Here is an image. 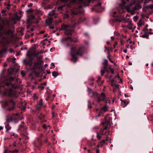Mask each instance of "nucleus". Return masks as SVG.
Returning <instances> with one entry per match:
<instances>
[{"mask_svg":"<svg viewBox=\"0 0 153 153\" xmlns=\"http://www.w3.org/2000/svg\"><path fill=\"white\" fill-rule=\"evenodd\" d=\"M20 80L16 77L5 76L0 82V93L3 92L5 95L11 97L17 98L16 92L11 88L8 89V86L11 85L13 88L18 87L16 82Z\"/></svg>","mask_w":153,"mask_h":153,"instance_id":"nucleus-1","label":"nucleus"},{"mask_svg":"<svg viewBox=\"0 0 153 153\" xmlns=\"http://www.w3.org/2000/svg\"><path fill=\"white\" fill-rule=\"evenodd\" d=\"M121 0L122 3L120 4V6L123 9H126L128 12L132 15L134 14L135 10H139L141 8L140 3H136V1L134 0H132L131 3L128 6L126 5V4L127 2H129V0Z\"/></svg>","mask_w":153,"mask_h":153,"instance_id":"nucleus-2","label":"nucleus"},{"mask_svg":"<svg viewBox=\"0 0 153 153\" xmlns=\"http://www.w3.org/2000/svg\"><path fill=\"white\" fill-rule=\"evenodd\" d=\"M111 120V118L109 115H106L104 118V121L101 123V124L104 125L103 128L101 129L99 132V134L102 135H108L109 134V132L108 133L107 130L108 127H109L110 125V122Z\"/></svg>","mask_w":153,"mask_h":153,"instance_id":"nucleus-3","label":"nucleus"},{"mask_svg":"<svg viewBox=\"0 0 153 153\" xmlns=\"http://www.w3.org/2000/svg\"><path fill=\"white\" fill-rule=\"evenodd\" d=\"M3 28V25L0 23V32L2 31ZM13 35V32L10 29L4 30L2 32H0V36H2V39L4 41H7L12 37Z\"/></svg>","mask_w":153,"mask_h":153,"instance_id":"nucleus-4","label":"nucleus"},{"mask_svg":"<svg viewBox=\"0 0 153 153\" xmlns=\"http://www.w3.org/2000/svg\"><path fill=\"white\" fill-rule=\"evenodd\" d=\"M76 23H74L72 27L69 25L62 24L61 26V27L60 30H65V33L67 35H71L73 34L74 31V30L72 29L71 27H76Z\"/></svg>","mask_w":153,"mask_h":153,"instance_id":"nucleus-5","label":"nucleus"},{"mask_svg":"<svg viewBox=\"0 0 153 153\" xmlns=\"http://www.w3.org/2000/svg\"><path fill=\"white\" fill-rule=\"evenodd\" d=\"M3 103L5 106L7 107V110L9 111H13L16 107V102L13 99L5 100Z\"/></svg>","mask_w":153,"mask_h":153,"instance_id":"nucleus-6","label":"nucleus"},{"mask_svg":"<svg viewBox=\"0 0 153 153\" xmlns=\"http://www.w3.org/2000/svg\"><path fill=\"white\" fill-rule=\"evenodd\" d=\"M77 45L71 44V42H67L66 44V46L67 47H71L70 55L72 57V59L76 62L77 58L75 56V51L76 49V47Z\"/></svg>","mask_w":153,"mask_h":153,"instance_id":"nucleus-7","label":"nucleus"},{"mask_svg":"<svg viewBox=\"0 0 153 153\" xmlns=\"http://www.w3.org/2000/svg\"><path fill=\"white\" fill-rule=\"evenodd\" d=\"M42 66L41 64L39 62H36L34 63L33 66L31 68V70L34 73H35L37 76L39 75V73L41 70Z\"/></svg>","mask_w":153,"mask_h":153,"instance_id":"nucleus-8","label":"nucleus"},{"mask_svg":"<svg viewBox=\"0 0 153 153\" xmlns=\"http://www.w3.org/2000/svg\"><path fill=\"white\" fill-rule=\"evenodd\" d=\"M93 94L94 98L96 99L97 101L98 102H100L105 100L106 96L105 94L103 93L99 94L97 92H94L93 93Z\"/></svg>","mask_w":153,"mask_h":153,"instance_id":"nucleus-9","label":"nucleus"},{"mask_svg":"<svg viewBox=\"0 0 153 153\" xmlns=\"http://www.w3.org/2000/svg\"><path fill=\"white\" fill-rule=\"evenodd\" d=\"M69 42L71 43L72 42H78L79 40H78V37H77L75 38V39L73 40L71 36H68L67 37L64 38L62 39V43L65 42Z\"/></svg>","mask_w":153,"mask_h":153,"instance_id":"nucleus-10","label":"nucleus"},{"mask_svg":"<svg viewBox=\"0 0 153 153\" xmlns=\"http://www.w3.org/2000/svg\"><path fill=\"white\" fill-rule=\"evenodd\" d=\"M85 50V48L84 46L81 45L79 47L77 51L75 52V56L77 55L82 56L84 53Z\"/></svg>","mask_w":153,"mask_h":153,"instance_id":"nucleus-11","label":"nucleus"},{"mask_svg":"<svg viewBox=\"0 0 153 153\" xmlns=\"http://www.w3.org/2000/svg\"><path fill=\"white\" fill-rule=\"evenodd\" d=\"M42 145H43V143H42L41 139H38L37 141L33 143L34 146L38 149H40Z\"/></svg>","mask_w":153,"mask_h":153,"instance_id":"nucleus-12","label":"nucleus"},{"mask_svg":"<svg viewBox=\"0 0 153 153\" xmlns=\"http://www.w3.org/2000/svg\"><path fill=\"white\" fill-rule=\"evenodd\" d=\"M33 59H24L23 60V63L25 65V66L29 65L31 68L32 65L33 64Z\"/></svg>","mask_w":153,"mask_h":153,"instance_id":"nucleus-13","label":"nucleus"},{"mask_svg":"<svg viewBox=\"0 0 153 153\" xmlns=\"http://www.w3.org/2000/svg\"><path fill=\"white\" fill-rule=\"evenodd\" d=\"M26 102L24 101L23 102H22L19 104V107L22 109L24 110L26 108Z\"/></svg>","mask_w":153,"mask_h":153,"instance_id":"nucleus-14","label":"nucleus"},{"mask_svg":"<svg viewBox=\"0 0 153 153\" xmlns=\"http://www.w3.org/2000/svg\"><path fill=\"white\" fill-rule=\"evenodd\" d=\"M108 63V62L107 60L105 59L104 60V62L103 63V64L104 65V70L107 72H109V71L107 70Z\"/></svg>","mask_w":153,"mask_h":153,"instance_id":"nucleus-15","label":"nucleus"},{"mask_svg":"<svg viewBox=\"0 0 153 153\" xmlns=\"http://www.w3.org/2000/svg\"><path fill=\"white\" fill-rule=\"evenodd\" d=\"M53 18L52 17H50L48 18V19L46 20V24L48 26H50L52 23Z\"/></svg>","mask_w":153,"mask_h":153,"instance_id":"nucleus-16","label":"nucleus"},{"mask_svg":"<svg viewBox=\"0 0 153 153\" xmlns=\"http://www.w3.org/2000/svg\"><path fill=\"white\" fill-rule=\"evenodd\" d=\"M101 3L100 2H99L97 4L95 5L94 7L92 8L91 9L93 10H95L98 12L97 10V8H100L101 7Z\"/></svg>","mask_w":153,"mask_h":153,"instance_id":"nucleus-17","label":"nucleus"},{"mask_svg":"<svg viewBox=\"0 0 153 153\" xmlns=\"http://www.w3.org/2000/svg\"><path fill=\"white\" fill-rule=\"evenodd\" d=\"M6 122L8 123L11 122L13 121L14 120L13 117V116L10 117L7 116L6 118Z\"/></svg>","mask_w":153,"mask_h":153,"instance_id":"nucleus-18","label":"nucleus"},{"mask_svg":"<svg viewBox=\"0 0 153 153\" xmlns=\"http://www.w3.org/2000/svg\"><path fill=\"white\" fill-rule=\"evenodd\" d=\"M120 100L121 101V104L123 106V107L126 106L129 102V101L127 102L126 100H123L121 99Z\"/></svg>","mask_w":153,"mask_h":153,"instance_id":"nucleus-19","label":"nucleus"},{"mask_svg":"<svg viewBox=\"0 0 153 153\" xmlns=\"http://www.w3.org/2000/svg\"><path fill=\"white\" fill-rule=\"evenodd\" d=\"M6 124L5 128H6V132H8V131L11 129V127L9 125V123L6 122Z\"/></svg>","mask_w":153,"mask_h":153,"instance_id":"nucleus-20","label":"nucleus"},{"mask_svg":"<svg viewBox=\"0 0 153 153\" xmlns=\"http://www.w3.org/2000/svg\"><path fill=\"white\" fill-rule=\"evenodd\" d=\"M105 140H101L100 143V144L97 145V147H102L103 146V145L105 143Z\"/></svg>","mask_w":153,"mask_h":153,"instance_id":"nucleus-21","label":"nucleus"},{"mask_svg":"<svg viewBox=\"0 0 153 153\" xmlns=\"http://www.w3.org/2000/svg\"><path fill=\"white\" fill-rule=\"evenodd\" d=\"M50 16H53L55 18L57 17V15L55 13L54 10H53L48 14Z\"/></svg>","mask_w":153,"mask_h":153,"instance_id":"nucleus-22","label":"nucleus"},{"mask_svg":"<svg viewBox=\"0 0 153 153\" xmlns=\"http://www.w3.org/2000/svg\"><path fill=\"white\" fill-rule=\"evenodd\" d=\"M128 27L131 30H132V31H133L134 30V26L133 24L131 22H129V24H128Z\"/></svg>","mask_w":153,"mask_h":153,"instance_id":"nucleus-23","label":"nucleus"},{"mask_svg":"<svg viewBox=\"0 0 153 153\" xmlns=\"http://www.w3.org/2000/svg\"><path fill=\"white\" fill-rule=\"evenodd\" d=\"M53 76L55 77H56L57 76L59 75L58 73L57 72H56L55 71H54L52 73Z\"/></svg>","mask_w":153,"mask_h":153,"instance_id":"nucleus-24","label":"nucleus"},{"mask_svg":"<svg viewBox=\"0 0 153 153\" xmlns=\"http://www.w3.org/2000/svg\"><path fill=\"white\" fill-rule=\"evenodd\" d=\"M144 22L142 20H140L139 21L138 23V26L139 27H141L142 25H144Z\"/></svg>","mask_w":153,"mask_h":153,"instance_id":"nucleus-25","label":"nucleus"},{"mask_svg":"<svg viewBox=\"0 0 153 153\" xmlns=\"http://www.w3.org/2000/svg\"><path fill=\"white\" fill-rule=\"evenodd\" d=\"M14 70L12 68H10L8 70V72L9 74H12L13 72L14 71Z\"/></svg>","mask_w":153,"mask_h":153,"instance_id":"nucleus-26","label":"nucleus"},{"mask_svg":"<svg viewBox=\"0 0 153 153\" xmlns=\"http://www.w3.org/2000/svg\"><path fill=\"white\" fill-rule=\"evenodd\" d=\"M149 36V35L148 33H145L143 35H142L141 36L144 38H148Z\"/></svg>","mask_w":153,"mask_h":153,"instance_id":"nucleus-27","label":"nucleus"},{"mask_svg":"<svg viewBox=\"0 0 153 153\" xmlns=\"http://www.w3.org/2000/svg\"><path fill=\"white\" fill-rule=\"evenodd\" d=\"M108 107L105 105L102 108V110H103L104 112L107 111H108Z\"/></svg>","mask_w":153,"mask_h":153,"instance_id":"nucleus-28","label":"nucleus"},{"mask_svg":"<svg viewBox=\"0 0 153 153\" xmlns=\"http://www.w3.org/2000/svg\"><path fill=\"white\" fill-rule=\"evenodd\" d=\"M123 20L124 21V23L128 22L129 24V22H131V20H130V19H123Z\"/></svg>","mask_w":153,"mask_h":153,"instance_id":"nucleus-29","label":"nucleus"},{"mask_svg":"<svg viewBox=\"0 0 153 153\" xmlns=\"http://www.w3.org/2000/svg\"><path fill=\"white\" fill-rule=\"evenodd\" d=\"M7 11V10L5 9H2L1 11V13H2L3 16H4L6 14L5 13Z\"/></svg>","mask_w":153,"mask_h":153,"instance_id":"nucleus-30","label":"nucleus"},{"mask_svg":"<svg viewBox=\"0 0 153 153\" xmlns=\"http://www.w3.org/2000/svg\"><path fill=\"white\" fill-rule=\"evenodd\" d=\"M102 135H100L99 134V132L97 133V137L98 138V140H100L101 138V136Z\"/></svg>","mask_w":153,"mask_h":153,"instance_id":"nucleus-31","label":"nucleus"},{"mask_svg":"<svg viewBox=\"0 0 153 153\" xmlns=\"http://www.w3.org/2000/svg\"><path fill=\"white\" fill-rule=\"evenodd\" d=\"M61 22V19H59V20H57V21H56L55 22H54V23L55 25H57L59 23H60V22Z\"/></svg>","mask_w":153,"mask_h":153,"instance_id":"nucleus-32","label":"nucleus"},{"mask_svg":"<svg viewBox=\"0 0 153 153\" xmlns=\"http://www.w3.org/2000/svg\"><path fill=\"white\" fill-rule=\"evenodd\" d=\"M42 100L41 99L39 101V103L38 104L39 105L41 106H42L43 105L42 104Z\"/></svg>","mask_w":153,"mask_h":153,"instance_id":"nucleus-33","label":"nucleus"},{"mask_svg":"<svg viewBox=\"0 0 153 153\" xmlns=\"http://www.w3.org/2000/svg\"><path fill=\"white\" fill-rule=\"evenodd\" d=\"M13 119H14V120L13 121H14L15 123H17L19 121V120L18 118H16L14 117H13Z\"/></svg>","mask_w":153,"mask_h":153,"instance_id":"nucleus-34","label":"nucleus"},{"mask_svg":"<svg viewBox=\"0 0 153 153\" xmlns=\"http://www.w3.org/2000/svg\"><path fill=\"white\" fill-rule=\"evenodd\" d=\"M36 106L37 109L38 110L40 109V108L42 107V106H41V105L40 106L38 104H37L36 105Z\"/></svg>","mask_w":153,"mask_h":153,"instance_id":"nucleus-35","label":"nucleus"},{"mask_svg":"<svg viewBox=\"0 0 153 153\" xmlns=\"http://www.w3.org/2000/svg\"><path fill=\"white\" fill-rule=\"evenodd\" d=\"M109 69L110 70L111 73L113 74H114V70L113 68H111L110 67H109Z\"/></svg>","mask_w":153,"mask_h":153,"instance_id":"nucleus-36","label":"nucleus"},{"mask_svg":"<svg viewBox=\"0 0 153 153\" xmlns=\"http://www.w3.org/2000/svg\"><path fill=\"white\" fill-rule=\"evenodd\" d=\"M27 11L29 13H32L33 12V10L31 8L28 9L27 10Z\"/></svg>","mask_w":153,"mask_h":153,"instance_id":"nucleus-37","label":"nucleus"},{"mask_svg":"<svg viewBox=\"0 0 153 153\" xmlns=\"http://www.w3.org/2000/svg\"><path fill=\"white\" fill-rule=\"evenodd\" d=\"M24 127V124L22 123V124H21L19 125V129H21L22 128H23Z\"/></svg>","mask_w":153,"mask_h":153,"instance_id":"nucleus-38","label":"nucleus"},{"mask_svg":"<svg viewBox=\"0 0 153 153\" xmlns=\"http://www.w3.org/2000/svg\"><path fill=\"white\" fill-rule=\"evenodd\" d=\"M101 75L102 76H103L105 73V71L104 70H102L101 71Z\"/></svg>","mask_w":153,"mask_h":153,"instance_id":"nucleus-39","label":"nucleus"},{"mask_svg":"<svg viewBox=\"0 0 153 153\" xmlns=\"http://www.w3.org/2000/svg\"><path fill=\"white\" fill-rule=\"evenodd\" d=\"M36 13H39L40 15H42V12L40 10H38L36 11Z\"/></svg>","mask_w":153,"mask_h":153,"instance_id":"nucleus-40","label":"nucleus"},{"mask_svg":"<svg viewBox=\"0 0 153 153\" xmlns=\"http://www.w3.org/2000/svg\"><path fill=\"white\" fill-rule=\"evenodd\" d=\"M43 137V135L42 133H41L39 135V137L38 139H41L42 140V138Z\"/></svg>","mask_w":153,"mask_h":153,"instance_id":"nucleus-41","label":"nucleus"},{"mask_svg":"<svg viewBox=\"0 0 153 153\" xmlns=\"http://www.w3.org/2000/svg\"><path fill=\"white\" fill-rule=\"evenodd\" d=\"M6 50H7L6 49H4L3 50H1L0 51L1 52V54H2L4 53V52H6Z\"/></svg>","mask_w":153,"mask_h":153,"instance_id":"nucleus-42","label":"nucleus"},{"mask_svg":"<svg viewBox=\"0 0 153 153\" xmlns=\"http://www.w3.org/2000/svg\"><path fill=\"white\" fill-rule=\"evenodd\" d=\"M39 88H40L42 90L44 89V87L42 85L38 87Z\"/></svg>","mask_w":153,"mask_h":153,"instance_id":"nucleus-43","label":"nucleus"},{"mask_svg":"<svg viewBox=\"0 0 153 153\" xmlns=\"http://www.w3.org/2000/svg\"><path fill=\"white\" fill-rule=\"evenodd\" d=\"M105 102L106 103H109L110 104L111 102V100H110L107 99L106 100Z\"/></svg>","mask_w":153,"mask_h":153,"instance_id":"nucleus-44","label":"nucleus"},{"mask_svg":"<svg viewBox=\"0 0 153 153\" xmlns=\"http://www.w3.org/2000/svg\"><path fill=\"white\" fill-rule=\"evenodd\" d=\"M42 127L45 129H47V127L45 124H44L42 125Z\"/></svg>","mask_w":153,"mask_h":153,"instance_id":"nucleus-45","label":"nucleus"},{"mask_svg":"<svg viewBox=\"0 0 153 153\" xmlns=\"http://www.w3.org/2000/svg\"><path fill=\"white\" fill-rule=\"evenodd\" d=\"M21 74L22 75V76H25V72L23 71H21Z\"/></svg>","mask_w":153,"mask_h":153,"instance_id":"nucleus-46","label":"nucleus"},{"mask_svg":"<svg viewBox=\"0 0 153 153\" xmlns=\"http://www.w3.org/2000/svg\"><path fill=\"white\" fill-rule=\"evenodd\" d=\"M101 114H102L101 112H100V113H98L97 115H96V117H100L101 115Z\"/></svg>","mask_w":153,"mask_h":153,"instance_id":"nucleus-47","label":"nucleus"},{"mask_svg":"<svg viewBox=\"0 0 153 153\" xmlns=\"http://www.w3.org/2000/svg\"><path fill=\"white\" fill-rule=\"evenodd\" d=\"M114 86L116 87V88H119V85H118V84H115L114 85Z\"/></svg>","mask_w":153,"mask_h":153,"instance_id":"nucleus-48","label":"nucleus"},{"mask_svg":"<svg viewBox=\"0 0 153 153\" xmlns=\"http://www.w3.org/2000/svg\"><path fill=\"white\" fill-rule=\"evenodd\" d=\"M9 151L7 149H6L4 150V153H9Z\"/></svg>","mask_w":153,"mask_h":153,"instance_id":"nucleus-49","label":"nucleus"},{"mask_svg":"<svg viewBox=\"0 0 153 153\" xmlns=\"http://www.w3.org/2000/svg\"><path fill=\"white\" fill-rule=\"evenodd\" d=\"M120 43L121 44V45H123L124 44V43L123 42V39H121L120 40Z\"/></svg>","mask_w":153,"mask_h":153,"instance_id":"nucleus-50","label":"nucleus"},{"mask_svg":"<svg viewBox=\"0 0 153 153\" xmlns=\"http://www.w3.org/2000/svg\"><path fill=\"white\" fill-rule=\"evenodd\" d=\"M48 139H47V137H46L45 138V140L43 142V143H48Z\"/></svg>","mask_w":153,"mask_h":153,"instance_id":"nucleus-51","label":"nucleus"},{"mask_svg":"<svg viewBox=\"0 0 153 153\" xmlns=\"http://www.w3.org/2000/svg\"><path fill=\"white\" fill-rule=\"evenodd\" d=\"M35 17L34 15H31L30 16V18L31 19H33L35 18Z\"/></svg>","mask_w":153,"mask_h":153,"instance_id":"nucleus-52","label":"nucleus"},{"mask_svg":"<svg viewBox=\"0 0 153 153\" xmlns=\"http://www.w3.org/2000/svg\"><path fill=\"white\" fill-rule=\"evenodd\" d=\"M108 59L109 61L112 63H114V62L110 58H108Z\"/></svg>","mask_w":153,"mask_h":153,"instance_id":"nucleus-53","label":"nucleus"},{"mask_svg":"<svg viewBox=\"0 0 153 153\" xmlns=\"http://www.w3.org/2000/svg\"><path fill=\"white\" fill-rule=\"evenodd\" d=\"M117 45V42H115L114 44L113 45V46L114 48H115L116 47V46Z\"/></svg>","mask_w":153,"mask_h":153,"instance_id":"nucleus-54","label":"nucleus"},{"mask_svg":"<svg viewBox=\"0 0 153 153\" xmlns=\"http://www.w3.org/2000/svg\"><path fill=\"white\" fill-rule=\"evenodd\" d=\"M109 139L110 138H109V137H106V138L105 141L108 142V141L109 140Z\"/></svg>","mask_w":153,"mask_h":153,"instance_id":"nucleus-55","label":"nucleus"},{"mask_svg":"<svg viewBox=\"0 0 153 153\" xmlns=\"http://www.w3.org/2000/svg\"><path fill=\"white\" fill-rule=\"evenodd\" d=\"M33 5V4L32 3H30L28 5V7H31Z\"/></svg>","mask_w":153,"mask_h":153,"instance_id":"nucleus-56","label":"nucleus"},{"mask_svg":"<svg viewBox=\"0 0 153 153\" xmlns=\"http://www.w3.org/2000/svg\"><path fill=\"white\" fill-rule=\"evenodd\" d=\"M62 2H66L67 1V0H60Z\"/></svg>","mask_w":153,"mask_h":153,"instance_id":"nucleus-57","label":"nucleus"},{"mask_svg":"<svg viewBox=\"0 0 153 153\" xmlns=\"http://www.w3.org/2000/svg\"><path fill=\"white\" fill-rule=\"evenodd\" d=\"M101 78L100 77V76L98 77V80H97V81L98 82V81H100L101 79Z\"/></svg>","mask_w":153,"mask_h":153,"instance_id":"nucleus-58","label":"nucleus"},{"mask_svg":"<svg viewBox=\"0 0 153 153\" xmlns=\"http://www.w3.org/2000/svg\"><path fill=\"white\" fill-rule=\"evenodd\" d=\"M138 18L137 17H134V20L136 21L137 19Z\"/></svg>","mask_w":153,"mask_h":153,"instance_id":"nucleus-59","label":"nucleus"},{"mask_svg":"<svg viewBox=\"0 0 153 153\" xmlns=\"http://www.w3.org/2000/svg\"><path fill=\"white\" fill-rule=\"evenodd\" d=\"M45 32L44 30H41L40 32V34H42L44 33Z\"/></svg>","mask_w":153,"mask_h":153,"instance_id":"nucleus-60","label":"nucleus"},{"mask_svg":"<svg viewBox=\"0 0 153 153\" xmlns=\"http://www.w3.org/2000/svg\"><path fill=\"white\" fill-rule=\"evenodd\" d=\"M49 28L50 29H53L54 28L53 26H51L50 25L49 26Z\"/></svg>","mask_w":153,"mask_h":153,"instance_id":"nucleus-61","label":"nucleus"},{"mask_svg":"<svg viewBox=\"0 0 153 153\" xmlns=\"http://www.w3.org/2000/svg\"><path fill=\"white\" fill-rule=\"evenodd\" d=\"M14 153L15 152L17 153L19 152V150L18 149H15V150H14Z\"/></svg>","mask_w":153,"mask_h":153,"instance_id":"nucleus-62","label":"nucleus"},{"mask_svg":"<svg viewBox=\"0 0 153 153\" xmlns=\"http://www.w3.org/2000/svg\"><path fill=\"white\" fill-rule=\"evenodd\" d=\"M88 89L89 91L90 92H91L92 91V89L89 87L88 88Z\"/></svg>","mask_w":153,"mask_h":153,"instance_id":"nucleus-63","label":"nucleus"},{"mask_svg":"<svg viewBox=\"0 0 153 153\" xmlns=\"http://www.w3.org/2000/svg\"><path fill=\"white\" fill-rule=\"evenodd\" d=\"M47 74H50L51 73V72L50 71H48V70L47 71Z\"/></svg>","mask_w":153,"mask_h":153,"instance_id":"nucleus-64","label":"nucleus"}]
</instances>
